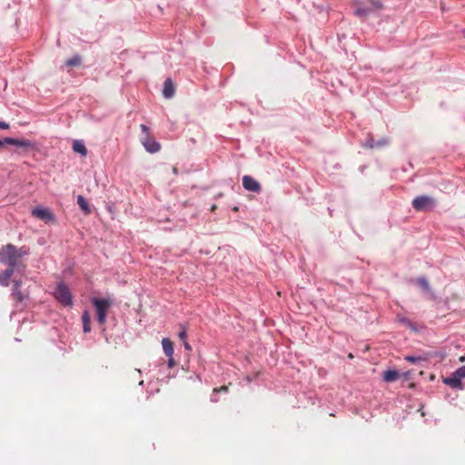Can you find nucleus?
Instances as JSON below:
<instances>
[{"label": "nucleus", "mask_w": 465, "mask_h": 465, "mask_svg": "<svg viewBox=\"0 0 465 465\" xmlns=\"http://www.w3.org/2000/svg\"><path fill=\"white\" fill-rule=\"evenodd\" d=\"M28 253L29 250L26 247L16 248L14 244L8 243L0 249V262L9 267L25 268L20 259Z\"/></svg>", "instance_id": "f257e3e1"}, {"label": "nucleus", "mask_w": 465, "mask_h": 465, "mask_svg": "<svg viewBox=\"0 0 465 465\" xmlns=\"http://www.w3.org/2000/svg\"><path fill=\"white\" fill-rule=\"evenodd\" d=\"M140 127L142 132L145 134V136L141 140L145 150L151 153H154L160 151L161 145L153 136L150 135L148 126L145 124H141Z\"/></svg>", "instance_id": "f03ea898"}, {"label": "nucleus", "mask_w": 465, "mask_h": 465, "mask_svg": "<svg viewBox=\"0 0 465 465\" xmlns=\"http://www.w3.org/2000/svg\"><path fill=\"white\" fill-rule=\"evenodd\" d=\"M93 304L95 306L96 309V314H97V321L98 322L103 325L105 322L108 309L111 306V302L108 300L105 299H94Z\"/></svg>", "instance_id": "7ed1b4c3"}, {"label": "nucleus", "mask_w": 465, "mask_h": 465, "mask_svg": "<svg viewBox=\"0 0 465 465\" xmlns=\"http://www.w3.org/2000/svg\"><path fill=\"white\" fill-rule=\"evenodd\" d=\"M55 299L65 306L72 305V296L71 292L66 285L64 283H60L57 285L54 291Z\"/></svg>", "instance_id": "20e7f679"}, {"label": "nucleus", "mask_w": 465, "mask_h": 465, "mask_svg": "<svg viewBox=\"0 0 465 465\" xmlns=\"http://www.w3.org/2000/svg\"><path fill=\"white\" fill-rule=\"evenodd\" d=\"M433 206L434 200L430 196L421 195L412 200V207L418 212L430 210Z\"/></svg>", "instance_id": "39448f33"}, {"label": "nucleus", "mask_w": 465, "mask_h": 465, "mask_svg": "<svg viewBox=\"0 0 465 465\" xmlns=\"http://www.w3.org/2000/svg\"><path fill=\"white\" fill-rule=\"evenodd\" d=\"M5 142L6 144L15 145L20 147L24 153L34 150L35 148V143L27 139H16L6 137L5 138Z\"/></svg>", "instance_id": "423d86ee"}, {"label": "nucleus", "mask_w": 465, "mask_h": 465, "mask_svg": "<svg viewBox=\"0 0 465 465\" xmlns=\"http://www.w3.org/2000/svg\"><path fill=\"white\" fill-rule=\"evenodd\" d=\"M32 215L46 223L55 221L54 214L48 208L36 207L32 210Z\"/></svg>", "instance_id": "0eeeda50"}, {"label": "nucleus", "mask_w": 465, "mask_h": 465, "mask_svg": "<svg viewBox=\"0 0 465 465\" xmlns=\"http://www.w3.org/2000/svg\"><path fill=\"white\" fill-rule=\"evenodd\" d=\"M22 282L20 281H14V286L12 291L13 299L19 303H22L29 297V292L27 291H21Z\"/></svg>", "instance_id": "6e6552de"}, {"label": "nucleus", "mask_w": 465, "mask_h": 465, "mask_svg": "<svg viewBox=\"0 0 465 465\" xmlns=\"http://www.w3.org/2000/svg\"><path fill=\"white\" fill-rule=\"evenodd\" d=\"M242 186L245 190L253 193H260L262 190L260 183L250 175H244L242 177Z\"/></svg>", "instance_id": "1a4fd4ad"}, {"label": "nucleus", "mask_w": 465, "mask_h": 465, "mask_svg": "<svg viewBox=\"0 0 465 465\" xmlns=\"http://www.w3.org/2000/svg\"><path fill=\"white\" fill-rule=\"evenodd\" d=\"M443 382L445 384L449 385L452 389H459V390L463 389L461 381L456 377L454 372L451 374V376L445 378L443 380Z\"/></svg>", "instance_id": "9d476101"}, {"label": "nucleus", "mask_w": 465, "mask_h": 465, "mask_svg": "<svg viewBox=\"0 0 465 465\" xmlns=\"http://www.w3.org/2000/svg\"><path fill=\"white\" fill-rule=\"evenodd\" d=\"M175 93V86L172 79L167 78L163 83V94L164 97L171 98Z\"/></svg>", "instance_id": "9b49d317"}, {"label": "nucleus", "mask_w": 465, "mask_h": 465, "mask_svg": "<svg viewBox=\"0 0 465 465\" xmlns=\"http://www.w3.org/2000/svg\"><path fill=\"white\" fill-rule=\"evenodd\" d=\"M15 269L16 268L8 266V268L5 271H4L3 272L0 273V284L2 286H8L9 280H10L11 276L13 275Z\"/></svg>", "instance_id": "f8f14e48"}, {"label": "nucleus", "mask_w": 465, "mask_h": 465, "mask_svg": "<svg viewBox=\"0 0 465 465\" xmlns=\"http://www.w3.org/2000/svg\"><path fill=\"white\" fill-rule=\"evenodd\" d=\"M162 345L163 352L167 357H171L173 355V343L170 339L163 338L162 340Z\"/></svg>", "instance_id": "ddd939ff"}, {"label": "nucleus", "mask_w": 465, "mask_h": 465, "mask_svg": "<svg viewBox=\"0 0 465 465\" xmlns=\"http://www.w3.org/2000/svg\"><path fill=\"white\" fill-rule=\"evenodd\" d=\"M77 204L85 215H89L92 213L87 200L83 195L77 196Z\"/></svg>", "instance_id": "4468645a"}, {"label": "nucleus", "mask_w": 465, "mask_h": 465, "mask_svg": "<svg viewBox=\"0 0 465 465\" xmlns=\"http://www.w3.org/2000/svg\"><path fill=\"white\" fill-rule=\"evenodd\" d=\"M400 372L394 370H389L383 372V380L387 382H392L398 380Z\"/></svg>", "instance_id": "2eb2a0df"}, {"label": "nucleus", "mask_w": 465, "mask_h": 465, "mask_svg": "<svg viewBox=\"0 0 465 465\" xmlns=\"http://www.w3.org/2000/svg\"><path fill=\"white\" fill-rule=\"evenodd\" d=\"M73 150L75 153H80L82 156H86L87 154V149L83 142L81 141H74L73 143Z\"/></svg>", "instance_id": "dca6fc26"}, {"label": "nucleus", "mask_w": 465, "mask_h": 465, "mask_svg": "<svg viewBox=\"0 0 465 465\" xmlns=\"http://www.w3.org/2000/svg\"><path fill=\"white\" fill-rule=\"evenodd\" d=\"M83 328L85 333L91 331V320L88 312H84L82 315Z\"/></svg>", "instance_id": "f3484780"}, {"label": "nucleus", "mask_w": 465, "mask_h": 465, "mask_svg": "<svg viewBox=\"0 0 465 465\" xmlns=\"http://www.w3.org/2000/svg\"><path fill=\"white\" fill-rule=\"evenodd\" d=\"M81 64V58L78 55H75L65 62V64L69 67L77 66Z\"/></svg>", "instance_id": "a211bd4d"}, {"label": "nucleus", "mask_w": 465, "mask_h": 465, "mask_svg": "<svg viewBox=\"0 0 465 465\" xmlns=\"http://www.w3.org/2000/svg\"><path fill=\"white\" fill-rule=\"evenodd\" d=\"M417 283L422 288L424 289L425 291L429 292L430 291V285H429V282L427 281L426 278L424 277H420L417 279Z\"/></svg>", "instance_id": "6ab92c4d"}, {"label": "nucleus", "mask_w": 465, "mask_h": 465, "mask_svg": "<svg viewBox=\"0 0 465 465\" xmlns=\"http://www.w3.org/2000/svg\"><path fill=\"white\" fill-rule=\"evenodd\" d=\"M454 374L456 375L457 378H459L460 381L461 379H464L465 378V366H461L460 367L459 369H457L455 371H454Z\"/></svg>", "instance_id": "aec40b11"}, {"label": "nucleus", "mask_w": 465, "mask_h": 465, "mask_svg": "<svg viewBox=\"0 0 465 465\" xmlns=\"http://www.w3.org/2000/svg\"><path fill=\"white\" fill-rule=\"evenodd\" d=\"M372 7L376 10H381L383 8V4L381 0H369Z\"/></svg>", "instance_id": "412c9836"}, {"label": "nucleus", "mask_w": 465, "mask_h": 465, "mask_svg": "<svg viewBox=\"0 0 465 465\" xmlns=\"http://www.w3.org/2000/svg\"><path fill=\"white\" fill-rule=\"evenodd\" d=\"M227 391H228V386H226V385L221 386L219 388H214L213 390V393L227 392Z\"/></svg>", "instance_id": "4be33fe9"}, {"label": "nucleus", "mask_w": 465, "mask_h": 465, "mask_svg": "<svg viewBox=\"0 0 465 465\" xmlns=\"http://www.w3.org/2000/svg\"><path fill=\"white\" fill-rule=\"evenodd\" d=\"M369 14L367 9L359 8L355 11V15L359 16H365Z\"/></svg>", "instance_id": "5701e85b"}, {"label": "nucleus", "mask_w": 465, "mask_h": 465, "mask_svg": "<svg viewBox=\"0 0 465 465\" xmlns=\"http://www.w3.org/2000/svg\"><path fill=\"white\" fill-rule=\"evenodd\" d=\"M179 338L182 340V341H185V338H186V330L185 328L183 326L182 327V331L179 332L178 334Z\"/></svg>", "instance_id": "b1692460"}, {"label": "nucleus", "mask_w": 465, "mask_h": 465, "mask_svg": "<svg viewBox=\"0 0 465 465\" xmlns=\"http://www.w3.org/2000/svg\"><path fill=\"white\" fill-rule=\"evenodd\" d=\"M168 367L173 368L175 365V361L173 356L168 357Z\"/></svg>", "instance_id": "393cba45"}, {"label": "nucleus", "mask_w": 465, "mask_h": 465, "mask_svg": "<svg viewBox=\"0 0 465 465\" xmlns=\"http://www.w3.org/2000/svg\"><path fill=\"white\" fill-rule=\"evenodd\" d=\"M9 127L10 126L7 123L0 121V129L7 130Z\"/></svg>", "instance_id": "a878e982"}, {"label": "nucleus", "mask_w": 465, "mask_h": 465, "mask_svg": "<svg viewBox=\"0 0 465 465\" xmlns=\"http://www.w3.org/2000/svg\"><path fill=\"white\" fill-rule=\"evenodd\" d=\"M405 360L410 361V362H416L417 361L420 360V358H415V357H412V356H407L405 358Z\"/></svg>", "instance_id": "bb28decb"}, {"label": "nucleus", "mask_w": 465, "mask_h": 465, "mask_svg": "<svg viewBox=\"0 0 465 465\" xmlns=\"http://www.w3.org/2000/svg\"><path fill=\"white\" fill-rule=\"evenodd\" d=\"M184 348H185L186 350H191V346H190V344H189L188 342H186L185 341H184Z\"/></svg>", "instance_id": "cd10ccee"}, {"label": "nucleus", "mask_w": 465, "mask_h": 465, "mask_svg": "<svg viewBox=\"0 0 465 465\" xmlns=\"http://www.w3.org/2000/svg\"><path fill=\"white\" fill-rule=\"evenodd\" d=\"M459 361H460V362H464V361H465V356H460V357L459 358Z\"/></svg>", "instance_id": "c85d7f7f"}, {"label": "nucleus", "mask_w": 465, "mask_h": 465, "mask_svg": "<svg viewBox=\"0 0 465 465\" xmlns=\"http://www.w3.org/2000/svg\"><path fill=\"white\" fill-rule=\"evenodd\" d=\"M4 144H6L5 142V139L4 140H0V147L3 146Z\"/></svg>", "instance_id": "c756f323"}, {"label": "nucleus", "mask_w": 465, "mask_h": 465, "mask_svg": "<svg viewBox=\"0 0 465 465\" xmlns=\"http://www.w3.org/2000/svg\"><path fill=\"white\" fill-rule=\"evenodd\" d=\"M173 173H177V169L175 167L173 168Z\"/></svg>", "instance_id": "7c9ffc66"}, {"label": "nucleus", "mask_w": 465, "mask_h": 465, "mask_svg": "<svg viewBox=\"0 0 465 465\" xmlns=\"http://www.w3.org/2000/svg\"><path fill=\"white\" fill-rule=\"evenodd\" d=\"M349 358H353V355L351 353H350Z\"/></svg>", "instance_id": "2f4dec72"}]
</instances>
